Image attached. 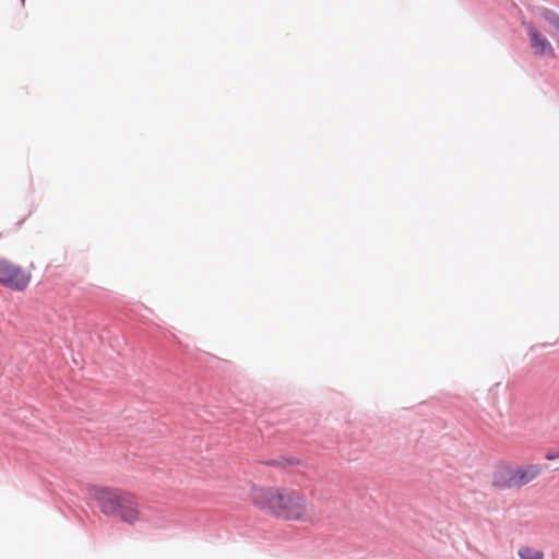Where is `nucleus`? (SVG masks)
Instances as JSON below:
<instances>
[{
    "mask_svg": "<svg viewBox=\"0 0 559 559\" xmlns=\"http://www.w3.org/2000/svg\"><path fill=\"white\" fill-rule=\"evenodd\" d=\"M250 498L261 509L286 520H306L307 503L305 497L292 489H272L251 487Z\"/></svg>",
    "mask_w": 559,
    "mask_h": 559,
    "instance_id": "1",
    "label": "nucleus"
},
{
    "mask_svg": "<svg viewBox=\"0 0 559 559\" xmlns=\"http://www.w3.org/2000/svg\"><path fill=\"white\" fill-rule=\"evenodd\" d=\"M90 496L106 515L117 516L129 524L140 520L139 504L129 492L94 486L90 488Z\"/></svg>",
    "mask_w": 559,
    "mask_h": 559,
    "instance_id": "2",
    "label": "nucleus"
},
{
    "mask_svg": "<svg viewBox=\"0 0 559 559\" xmlns=\"http://www.w3.org/2000/svg\"><path fill=\"white\" fill-rule=\"evenodd\" d=\"M29 282V274L8 260H0V283L16 290H23Z\"/></svg>",
    "mask_w": 559,
    "mask_h": 559,
    "instance_id": "3",
    "label": "nucleus"
},
{
    "mask_svg": "<svg viewBox=\"0 0 559 559\" xmlns=\"http://www.w3.org/2000/svg\"><path fill=\"white\" fill-rule=\"evenodd\" d=\"M526 31L530 36L531 47L534 49L536 55L555 57L554 48L550 41L537 28L528 23L526 24Z\"/></svg>",
    "mask_w": 559,
    "mask_h": 559,
    "instance_id": "4",
    "label": "nucleus"
},
{
    "mask_svg": "<svg viewBox=\"0 0 559 559\" xmlns=\"http://www.w3.org/2000/svg\"><path fill=\"white\" fill-rule=\"evenodd\" d=\"M492 485L499 489L516 488L514 467L498 468L492 476Z\"/></svg>",
    "mask_w": 559,
    "mask_h": 559,
    "instance_id": "5",
    "label": "nucleus"
},
{
    "mask_svg": "<svg viewBox=\"0 0 559 559\" xmlns=\"http://www.w3.org/2000/svg\"><path fill=\"white\" fill-rule=\"evenodd\" d=\"M543 471V465L531 464L514 467L516 488L523 487L533 481Z\"/></svg>",
    "mask_w": 559,
    "mask_h": 559,
    "instance_id": "6",
    "label": "nucleus"
},
{
    "mask_svg": "<svg viewBox=\"0 0 559 559\" xmlns=\"http://www.w3.org/2000/svg\"><path fill=\"white\" fill-rule=\"evenodd\" d=\"M521 559H544V552L535 548L524 546L518 551Z\"/></svg>",
    "mask_w": 559,
    "mask_h": 559,
    "instance_id": "7",
    "label": "nucleus"
},
{
    "mask_svg": "<svg viewBox=\"0 0 559 559\" xmlns=\"http://www.w3.org/2000/svg\"><path fill=\"white\" fill-rule=\"evenodd\" d=\"M559 457V452L557 454H552V453H547L546 454V459L549 460V461H552L555 459Z\"/></svg>",
    "mask_w": 559,
    "mask_h": 559,
    "instance_id": "8",
    "label": "nucleus"
},
{
    "mask_svg": "<svg viewBox=\"0 0 559 559\" xmlns=\"http://www.w3.org/2000/svg\"><path fill=\"white\" fill-rule=\"evenodd\" d=\"M22 2H24V0H21Z\"/></svg>",
    "mask_w": 559,
    "mask_h": 559,
    "instance_id": "9",
    "label": "nucleus"
}]
</instances>
